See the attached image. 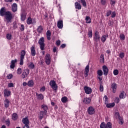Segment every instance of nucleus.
Segmentation results:
<instances>
[{
  "instance_id": "nucleus-13",
  "label": "nucleus",
  "mask_w": 128,
  "mask_h": 128,
  "mask_svg": "<svg viewBox=\"0 0 128 128\" xmlns=\"http://www.w3.org/2000/svg\"><path fill=\"white\" fill-rule=\"evenodd\" d=\"M22 122L24 126H28V124H30V120H28V117L23 118L22 120Z\"/></svg>"
},
{
  "instance_id": "nucleus-4",
  "label": "nucleus",
  "mask_w": 128,
  "mask_h": 128,
  "mask_svg": "<svg viewBox=\"0 0 128 128\" xmlns=\"http://www.w3.org/2000/svg\"><path fill=\"white\" fill-rule=\"evenodd\" d=\"M94 40L96 42H100V33L96 31L94 34Z\"/></svg>"
},
{
  "instance_id": "nucleus-61",
  "label": "nucleus",
  "mask_w": 128,
  "mask_h": 128,
  "mask_svg": "<svg viewBox=\"0 0 128 128\" xmlns=\"http://www.w3.org/2000/svg\"><path fill=\"white\" fill-rule=\"evenodd\" d=\"M56 44L58 46H60V40H58L56 42Z\"/></svg>"
},
{
  "instance_id": "nucleus-12",
  "label": "nucleus",
  "mask_w": 128,
  "mask_h": 128,
  "mask_svg": "<svg viewBox=\"0 0 128 128\" xmlns=\"http://www.w3.org/2000/svg\"><path fill=\"white\" fill-rule=\"evenodd\" d=\"M102 70L104 72V76H108V66H102Z\"/></svg>"
},
{
  "instance_id": "nucleus-11",
  "label": "nucleus",
  "mask_w": 128,
  "mask_h": 128,
  "mask_svg": "<svg viewBox=\"0 0 128 128\" xmlns=\"http://www.w3.org/2000/svg\"><path fill=\"white\" fill-rule=\"evenodd\" d=\"M6 7H2L0 10V16H6Z\"/></svg>"
},
{
  "instance_id": "nucleus-51",
  "label": "nucleus",
  "mask_w": 128,
  "mask_h": 128,
  "mask_svg": "<svg viewBox=\"0 0 128 128\" xmlns=\"http://www.w3.org/2000/svg\"><path fill=\"white\" fill-rule=\"evenodd\" d=\"M20 30L21 32H24V25L21 24L20 27Z\"/></svg>"
},
{
  "instance_id": "nucleus-15",
  "label": "nucleus",
  "mask_w": 128,
  "mask_h": 128,
  "mask_svg": "<svg viewBox=\"0 0 128 128\" xmlns=\"http://www.w3.org/2000/svg\"><path fill=\"white\" fill-rule=\"evenodd\" d=\"M84 90L86 94H92V88H90V87L86 86H84Z\"/></svg>"
},
{
  "instance_id": "nucleus-6",
  "label": "nucleus",
  "mask_w": 128,
  "mask_h": 128,
  "mask_svg": "<svg viewBox=\"0 0 128 128\" xmlns=\"http://www.w3.org/2000/svg\"><path fill=\"white\" fill-rule=\"evenodd\" d=\"M30 74V70L26 68L23 70L22 74L21 75L22 78H26Z\"/></svg>"
},
{
  "instance_id": "nucleus-3",
  "label": "nucleus",
  "mask_w": 128,
  "mask_h": 128,
  "mask_svg": "<svg viewBox=\"0 0 128 128\" xmlns=\"http://www.w3.org/2000/svg\"><path fill=\"white\" fill-rule=\"evenodd\" d=\"M20 66H22L24 64V56H26V50H22L20 52Z\"/></svg>"
},
{
  "instance_id": "nucleus-55",
  "label": "nucleus",
  "mask_w": 128,
  "mask_h": 128,
  "mask_svg": "<svg viewBox=\"0 0 128 128\" xmlns=\"http://www.w3.org/2000/svg\"><path fill=\"white\" fill-rule=\"evenodd\" d=\"M114 102L116 104H118L120 102V98L116 97L114 100Z\"/></svg>"
},
{
  "instance_id": "nucleus-58",
  "label": "nucleus",
  "mask_w": 128,
  "mask_h": 128,
  "mask_svg": "<svg viewBox=\"0 0 128 128\" xmlns=\"http://www.w3.org/2000/svg\"><path fill=\"white\" fill-rule=\"evenodd\" d=\"M100 92H104V86L102 84H100Z\"/></svg>"
},
{
  "instance_id": "nucleus-8",
  "label": "nucleus",
  "mask_w": 128,
  "mask_h": 128,
  "mask_svg": "<svg viewBox=\"0 0 128 128\" xmlns=\"http://www.w3.org/2000/svg\"><path fill=\"white\" fill-rule=\"evenodd\" d=\"M46 63L48 66L50 64V55L46 54L45 56Z\"/></svg>"
},
{
  "instance_id": "nucleus-60",
  "label": "nucleus",
  "mask_w": 128,
  "mask_h": 128,
  "mask_svg": "<svg viewBox=\"0 0 128 128\" xmlns=\"http://www.w3.org/2000/svg\"><path fill=\"white\" fill-rule=\"evenodd\" d=\"M8 88H14V84L13 83H10L8 84Z\"/></svg>"
},
{
  "instance_id": "nucleus-1",
  "label": "nucleus",
  "mask_w": 128,
  "mask_h": 128,
  "mask_svg": "<svg viewBox=\"0 0 128 128\" xmlns=\"http://www.w3.org/2000/svg\"><path fill=\"white\" fill-rule=\"evenodd\" d=\"M6 20V22L8 24L9 22H12V12L10 11H7L6 13V15L4 16Z\"/></svg>"
},
{
  "instance_id": "nucleus-40",
  "label": "nucleus",
  "mask_w": 128,
  "mask_h": 128,
  "mask_svg": "<svg viewBox=\"0 0 128 128\" xmlns=\"http://www.w3.org/2000/svg\"><path fill=\"white\" fill-rule=\"evenodd\" d=\"M100 128H106V124H104V122H102L100 124Z\"/></svg>"
},
{
  "instance_id": "nucleus-62",
  "label": "nucleus",
  "mask_w": 128,
  "mask_h": 128,
  "mask_svg": "<svg viewBox=\"0 0 128 128\" xmlns=\"http://www.w3.org/2000/svg\"><path fill=\"white\" fill-rule=\"evenodd\" d=\"M116 16V12H112V16H111V18H114Z\"/></svg>"
},
{
  "instance_id": "nucleus-48",
  "label": "nucleus",
  "mask_w": 128,
  "mask_h": 128,
  "mask_svg": "<svg viewBox=\"0 0 128 128\" xmlns=\"http://www.w3.org/2000/svg\"><path fill=\"white\" fill-rule=\"evenodd\" d=\"M113 25H114V22L110 20L108 22V26H112Z\"/></svg>"
},
{
  "instance_id": "nucleus-36",
  "label": "nucleus",
  "mask_w": 128,
  "mask_h": 128,
  "mask_svg": "<svg viewBox=\"0 0 128 128\" xmlns=\"http://www.w3.org/2000/svg\"><path fill=\"white\" fill-rule=\"evenodd\" d=\"M27 84L28 86H34V81L32 80H29Z\"/></svg>"
},
{
  "instance_id": "nucleus-21",
  "label": "nucleus",
  "mask_w": 128,
  "mask_h": 128,
  "mask_svg": "<svg viewBox=\"0 0 128 128\" xmlns=\"http://www.w3.org/2000/svg\"><path fill=\"white\" fill-rule=\"evenodd\" d=\"M10 100L8 98H6L5 100H4V105L6 108H8V106H10Z\"/></svg>"
},
{
  "instance_id": "nucleus-45",
  "label": "nucleus",
  "mask_w": 128,
  "mask_h": 128,
  "mask_svg": "<svg viewBox=\"0 0 128 128\" xmlns=\"http://www.w3.org/2000/svg\"><path fill=\"white\" fill-rule=\"evenodd\" d=\"M112 123L108 122L106 124V128H112Z\"/></svg>"
},
{
  "instance_id": "nucleus-25",
  "label": "nucleus",
  "mask_w": 128,
  "mask_h": 128,
  "mask_svg": "<svg viewBox=\"0 0 128 128\" xmlns=\"http://www.w3.org/2000/svg\"><path fill=\"white\" fill-rule=\"evenodd\" d=\"M36 96H37L38 100H44V95L42 94H39L36 93Z\"/></svg>"
},
{
  "instance_id": "nucleus-53",
  "label": "nucleus",
  "mask_w": 128,
  "mask_h": 128,
  "mask_svg": "<svg viewBox=\"0 0 128 128\" xmlns=\"http://www.w3.org/2000/svg\"><path fill=\"white\" fill-rule=\"evenodd\" d=\"M6 38L8 40H12V34H6Z\"/></svg>"
},
{
  "instance_id": "nucleus-64",
  "label": "nucleus",
  "mask_w": 128,
  "mask_h": 128,
  "mask_svg": "<svg viewBox=\"0 0 128 128\" xmlns=\"http://www.w3.org/2000/svg\"><path fill=\"white\" fill-rule=\"evenodd\" d=\"M101 3L102 4H106V0H101Z\"/></svg>"
},
{
  "instance_id": "nucleus-52",
  "label": "nucleus",
  "mask_w": 128,
  "mask_h": 128,
  "mask_svg": "<svg viewBox=\"0 0 128 128\" xmlns=\"http://www.w3.org/2000/svg\"><path fill=\"white\" fill-rule=\"evenodd\" d=\"M13 28L14 30H16V28H18V26H16V22H13Z\"/></svg>"
},
{
  "instance_id": "nucleus-14",
  "label": "nucleus",
  "mask_w": 128,
  "mask_h": 128,
  "mask_svg": "<svg viewBox=\"0 0 128 128\" xmlns=\"http://www.w3.org/2000/svg\"><path fill=\"white\" fill-rule=\"evenodd\" d=\"M116 88H118V86H117V84H116V82H113L112 84L111 88H112V90L113 94H116Z\"/></svg>"
},
{
  "instance_id": "nucleus-39",
  "label": "nucleus",
  "mask_w": 128,
  "mask_h": 128,
  "mask_svg": "<svg viewBox=\"0 0 128 128\" xmlns=\"http://www.w3.org/2000/svg\"><path fill=\"white\" fill-rule=\"evenodd\" d=\"M4 120L6 122V125L8 126H9L10 124V118L7 119L6 120L4 119Z\"/></svg>"
},
{
  "instance_id": "nucleus-44",
  "label": "nucleus",
  "mask_w": 128,
  "mask_h": 128,
  "mask_svg": "<svg viewBox=\"0 0 128 128\" xmlns=\"http://www.w3.org/2000/svg\"><path fill=\"white\" fill-rule=\"evenodd\" d=\"M80 2L83 6H86V0H80Z\"/></svg>"
},
{
  "instance_id": "nucleus-17",
  "label": "nucleus",
  "mask_w": 128,
  "mask_h": 128,
  "mask_svg": "<svg viewBox=\"0 0 128 128\" xmlns=\"http://www.w3.org/2000/svg\"><path fill=\"white\" fill-rule=\"evenodd\" d=\"M30 50H31V54L32 56H34L36 54V47L34 46V45H33L30 48Z\"/></svg>"
},
{
  "instance_id": "nucleus-23",
  "label": "nucleus",
  "mask_w": 128,
  "mask_h": 128,
  "mask_svg": "<svg viewBox=\"0 0 128 128\" xmlns=\"http://www.w3.org/2000/svg\"><path fill=\"white\" fill-rule=\"evenodd\" d=\"M75 8H76V10H82V5H80V4L78 2H76Z\"/></svg>"
},
{
  "instance_id": "nucleus-10",
  "label": "nucleus",
  "mask_w": 128,
  "mask_h": 128,
  "mask_svg": "<svg viewBox=\"0 0 128 128\" xmlns=\"http://www.w3.org/2000/svg\"><path fill=\"white\" fill-rule=\"evenodd\" d=\"M47 113L48 112L40 111L39 114L40 120H42V118H44V116H46Z\"/></svg>"
},
{
  "instance_id": "nucleus-31",
  "label": "nucleus",
  "mask_w": 128,
  "mask_h": 128,
  "mask_svg": "<svg viewBox=\"0 0 128 128\" xmlns=\"http://www.w3.org/2000/svg\"><path fill=\"white\" fill-rule=\"evenodd\" d=\"M4 94L6 96H10V91L4 90Z\"/></svg>"
},
{
  "instance_id": "nucleus-7",
  "label": "nucleus",
  "mask_w": 128,
  "mask_h": 128,
  "mask_svg": "<svg viewBox=\"0 0 128 128\" xmlns=\"http://www.w3.org/2000/svg\"><path fill=\"white\" fill-rule=\"evenodd\" d=\"M96 112L94 111V107L90 106L88 107V114H90V116H92V114H94Z\"/></svg>"
},
{
  "instance_id": "nucleus-41",
  "label": "nucleus",
  "mask_w": 128,
  "mask_h": 128,
  "mask_svg": "<svg viewBox=\"0 0 128 128\" xmlns=\"http://www.w3.org/2000/svg\"><path fill=\"white\" fill-rule=\"evenodd\" d=\"M118 120H120L119 124H124V119L122 117H120Z\"/></svg>"
},
{
  "instance_id": "nucleus-32",
  "label": "nucleus",
  "mask_w": 128,
  "mask_h": 128,
  "mask_svg": "<svg viewBox=\"0 0 128 128\" xmlns=\"http://www.w3.org/2000/svg\"><path fill=\"white\" fill-rule=\"evenodd\" d=\"M42 110H44V112H48V106L46 104H42Z\"/></svg>"
},
{
  "instance_id": "nucleus-59",
  "label": "nucleus",
  "mask_w": 128,
  "mask_h": 128,
  "mask_svg": "<svg viewBox=\"0 0 128 128\" xmlns=\"http://www.w3.org/2000/svg\"><path fill=\"white\" fill-rule=\"evenodd\" d=\"M119 56L120 58H124V54L120 53L119 55Z\"/></svg>"
},
{
  "instance_id": "nucleus-54",
  "label": "nucleus",
  "mask_w": 128,
  "mask_h": 128,
  "mask_svg": "<svg viewBox=\"0 0 128 128\" xmlns=\"http://www.w3.org/2000/svg\"><path fill=\"white\" fill-rule=\"evenodd\" d=\"M100 60L101 62H104V54L101 55Z\"/></svg>"
},
{
  "instance_id": "nucleus-34",
  "label": "nucleus",
  "mask_w": 128,
  "mask_h": 128,
  "mask_svg": "<svg viewBox=\"0 0 128 128\" xmlns=\"http://www.w3.org/2000/svg\"><path fill=\"white\" fill-rule=\"evenodd\" d=\"M28 66L31 68V70H34V64L32 62H30V64H28Z\"/></svg>"
},
{
  "instance_id": "nucleus-20",
  "label": "nucleus",
  "mask_w": 128,
  "mask_h": 128,
  "mask_svg": "<svg viewBox=\"0 0 128 128\" xmlns=\"http://www.w3.org/2000/svg\"><path fill=\"white\" fill-rule=\"evenodd\" d=\"M12 10L13 12H16L18 10V4H16L14 3L12 6Z\"/></svg>"
},
{
  "instance_id": "nucleus-46",
  "label": "nucleus",
  "mask_w": 128,
  "mask_h": 128,
  "mask_svg": "<svg viewBox=\"0 0 128 128\" xmlns=\"http://www.w3.org/2000/svg\"><path fill=\"white\" fill-rule=\"evenodd\" d=\"M22 68H18L16 71L17 74H22Z\"/></svg>"
},
{
  "instance_id": "nucleus-29",
  "label": "nucleus",
  "mask_w": 128,
  "mask_h": 128,
  "mask_svg": "<svg viewBox=\"0 0 128 128\" xmlns=\"http://www.w3.org/2000/svg\"><path fill=\"white\" fill-rule=\"evenodd\" d=\"M37 30L39 34H42V30H44L42 26H39L37 29Z\"/></svg>"
},
{
  "instance_id": "nucleus-27",
  "label": "nucleus",
  "mask_w": 128,
  "mask_h": 128,
  "mask_svg": "<svg viewBox=\"0 0 128 128\" xmlns=\"http://www.w3.org/2000/svg\"><path fill=\"white\" fill-rule=\"evenodd\" d=\"M106 38H108V35H104L102 36L101 40L102 42H104L106 40Z\"/></svg>"
},
{
  "instance_id": "nucleus-33",
  "label": "nucleus",
  "mask_w": 128,
  "mask_h": 128,
  "mask_svg": "<svg viewBox=\"0 0 128 128\" xmlns=\"http://www.w3.org/2000/svg\"><path fill=\"white\" fill-rule=\"evenodd\" d=\"M26 22L28 24H32V19L30 18H28Z\"/></svg>"
},
{
  "instance_id": "nucleus-43",
  "label": "nucleus",
  "mask_w": 128,
  "mask_h": 128,
  "mask_svg": "<svg viewBox=\"0 0 128 128\" xmlns=\"http://www.w3.org/2000/svg\"><path fill=\"white\" fill-rule=\"evenodd\" d=\"M97 74L99 76H102V71L100 70H98Z\"/></svg>"
},
{
  "instance_id": "nucleus-57",
  "label": "nucleus",
  "mask_w": 128,
  "mask_h": 128,
  "mask_svg": "<svg viewBox=\"0 0 128 128\" xmlns=\"http://www.w3.org/2000/svg\"><path fill=\"white\" fill-rule=\"evenodd\" d=\"M104 98H105V104H108V96H104Z\"/></svg>"
},
{
  "instance_id": "nucleus-37",
  "label": "nucleus",
  "mask_w": 128,
  "mask_h": 128,
  "mask_svg": "<svg viewBox=\"0 0 128 128\" xmlns=\"http://www.w3.org/2000/svg\"><path fill=\"white\" fill-rule=\"evenodd\" d=\"M88 36L89 38H92V30H88Z\"/></svg>"
},
{
  "instance_id": "nucleus-50",
  "label": "nucleus",
  "mask_w": 128,
  "mask_h": 128,
  "mask_svg": "<svg viewBox=\"0 0 128 128\" xmlns=\"http://www.w3.org/2000/svg\"><path fill=\"white\" fill-rule=\"evenodd\" d=\"M113 74L114 76H118V70H114Z\"/></svg>"
},
{
  "instance_id": "nucleus-5",
  "label": "nucleus",
  "mask_w": 128,
  "mask_h": 128,
  "mask_svg": "<svg viewBox=\"0 0 128 128\" xmlns=\"http://www.w3.org/2000/svg\"><path fill=\"white\" fill-rule=\"evenodd\" d=\"M50 85L54 90H58V85L54 80H51L50 82Z\"/></svg>"
},
{
  "instance_id": "nucleus-38",
  "label": "nucleus",
  "mask_w": 128,
  "mask_h": 128,
  "mask_svg": "<svg viewBox=\"0 0 128 128\" xmlns=\"http://www.w3.org/2000/svg\"><path fill=\"white\" fill-rule=\"evenodd\" d=\"M62 102H68V98H66V96H64L62 98Z\"/></svg>"
},
{
  "instance_id": "nucleus-63",
  "label": "nucleus",
  "mask_w": 128,
  "mask_h": 128,
  "mask_svg": "<svg viewBox=\"0 0 128 128\" xmlns=\"http://www.w3.org/2000/svg\"><path fill=\"white\" fill-rule=\"evenodd\" d=\"M40 90H42V92H44V90H46V87L44 86L40 88Z\"/></svg>"
},
{
  "instance_id": "nucleus-2",
  "label": "nucleus",
  "mask_w": 128,
  "mask_h": 128,
  "mask_svg": "<svg viewBox=\"0 0 128 128\" xmlns=\"http://www.w3.org/2000/svg\"><path fill=\"white\" fill-rule=\"evenodd\" d=\"M38 44H39L40 46V49L41 50H44V46L46 44H44V37H42L38 40Z\"/></svg>"
},
{
  "instance_id": "nucleus-19",
  "label": "nucleus",
  "mask_w": 128,
  "mask_h": 128,
  "mask_svg": "<svg viewBox=\"0 0 128 128\" xmlns=\"http://www.w3.org/2000/svg\"><path fill=\"white\" fill-rule=\"evenodd\" d=\"M90 72V65H87L85 68L84 74L85 78H86L88 76V72Z\"/></svg>"
},
{
  "instance_id": "nucleus-22",
  "label": "nucleus",
  "mask_w": 128,
  "mask_h": 128,
  "mask_svg": "<svg viewBox=\"0 0 128 128\" xmlns=\"http://www.w3.org/2000/svg\"><path fill=\"white\" fill-rule=\"evenodd\" d=\"M57 26L58 28H64V24L62 20L58 22Z\"/></svg>"
},
{
  "instance_id": "nucleus-49",
  "label": "nucleus",
  "mask_w": 128,
  "mask_h": 128,
  "mask_svg": "<svg viewBox=\"0 0 128 128\" xmlns=\"http://www.w3.org/2000/svg\"><path fill=\"white\" fill-rule=\"evenodd\" d=\"M12 76H12V74H9L8 76H6V78L8 80H12Z\"/></svg>"
},
{
  "instance_id": "nucleus-18",
  "label": "nucleus",
  "mask_w": 128,
  "mask_h": 128,
  "mask_svg": "<svg viewBox=\"0 0 128 128\" xmlns=\"http://www.w3.org/2000/svg\"><path fill=\"white\" fill-rule=\"evenodd\" d=\"M18 62V60L15 59L14 60H12L11 64L10 65V68H14V66H16V64Z\"/></svg>"
},
{
  "instance_id": "nucleus-26",
  "label": "nucleus",
  "mask_w": 128,
  "mask_h": 128,
  "mask_svg": "<svg viewBox=\"0 0 128 128\" xmlns=\"http://www.w3.org/2000/svg\"><path fill=\"white\" fill-rule=\"evenodd\" d=\"M50 36H52V33L50 32V31L48 30L46 32V36L47 40H50Z\"/></svg>"
},
{
  "instance_id": "nucleus-28",
  "label": "nucleus",
  "mask_w": 128,
  "mask_h": 128,
  "mask_svg": "<svg viewBox=\"0 0 128 128\" xmlns=\"http://www.w3.org/2000/svg\"><path fill=\"white\" fill-rule=\"evenodd\" d=\"M12 120H18V114H16V113H14L12 114Z\"/></svg>"
},
{
  "instance_id": "nucleus-47",
  "label": "nucleus",
  "mask_w": 128,
  "mask_h": 128,
  "mask_svg": "<svg viewBox=\"0 0 128 128\" xmlns=\"http://www.w3.org/2000/svg\"><path fill=\"white\" fill-rule=\"evenodd\" d=\"M125 38L126 37L124 34H121L120 35V40H124Z\"/></svg>"
},
{
  "instance_id": "nucleus-42",
  "label": "nucleus",
  "mask_w": 128,
  "mask_h": 128,
  "mask_svg": "<svg viewBox=\"0 0 128 128\" xmlns=\"http://www.w3.org/2000/svg\"><path fill=\"white\" fill-rule=\"evenodd\" d=\"M115 118H118L119 119L120 118H122L120 116V113L118 112H116L115 113Z\"/></svg>"
},
{
  "instance_id": "nucleus-30",
  "label": "nucleus",
  "mask_w": 128,
  "mask_h": 128,
  "mask_svg": "<svg viewBox=\"0 0 128 128\" xmlns=\"http://www.w3.org/2000/svg\"><path fill=\"white\" fill-rule=\"evenodd\" d=\"M86 24H90V22H92V19H90V17L88 16H86Z\"/></svg>"
},
{
  "instance_id": "nucleus-16",
  "label": "nucleus",
  "mask_w": 128,
  "mask_h": 128,
  "mask_svg": "<svg viewBox=\"0 0 128 128\" xmlns=\"http://www.w3.org/2000/svg\"><path fill=\"white\" fill-rule=\"evenodd\" d=\"M90 102H92V100L90 98H86L83 100V102L85 104H90Z\"/></svg>"
},
{
  "instance_id": "nucleus-24",
  "label": "nucleus",
  "mask_w": 128,
  "mask_h": 128,
  "mask_svg": "<svg viewBox=\"0 0 128 128\" xmlns=\"http://www.w3.org/2000/svg\"><path fill=\"white\" fill-rule=\"evenodd\" d=\"M114 105H115L114 102L110 103V104L106 103V106L108 108H114Z\"/></svg>"
},
{
  "instance_id": "nucleus-9",
  "label": "nucleus",
  "mask_w": 128,
  "mask_h": 128,
  "mask_svg": "<svg viewBox=\"0 0 128 128\" xmlns=\"http://www.w3.org/2000/svg\"><path fill=\"white\" fill-rule=\"evenodd\" d=\"M20 16L21 20L22 22H24V20H26V13L24 11L22 12L20 14Z\"/></svg>"
},
{
  "instance_id": "nucleus-56",
  "label": "nucleus",
  "mask_w": 128,
  "mask_h": 128,
  "mask_svg": "<svg viewBox=\"0 0 128 128\" xmlns=\"http://www.w3.org/2000/svg\"><path fill=\"white\" fill-rule=\"evenodd\" d=\"M111 14H112V10H108L106 13V16H110Z\"/></svg>"
},
{
  "instance_id": "nucleus-35",
  "label": "nucleus",
  "mask_w": 128,
  "mask_h": 128,
  "mask_svg": "<svg viewBox=\"0 0 128 128\" xmlns=\"http://www.w3.org/2000/svg\"><path fill=\"white\" fill-rule=\"evenodd\" d=\"M119 98H126V95H124V92H122L120 94Z\"/></svg>"
}]
</instances>
